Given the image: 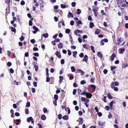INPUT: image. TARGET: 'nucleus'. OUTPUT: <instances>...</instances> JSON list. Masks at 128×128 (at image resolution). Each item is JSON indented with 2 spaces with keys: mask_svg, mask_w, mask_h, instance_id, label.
I'll return each mask as SVG.
<instances>
[{
  "mask_svg": "<svg viewBox=\"0 0 128 128\" xmlns=\"http://www.w3.org/2000/svg\"><path fill=\"white\" fill-rule=\"evenodd\" d=\"M55 55L59 58H60L61 56L60 52L58 51H56L55 53Z\"/></svg>",
  "mask_w": 128,
  "mask_h": 128,
  "instance_id": "obj_3",
  "label": "nucleus"
},
{
  "mask_svg": "<svg viewBox=\"0 0 128 128\" xmlns=\"http://www.w3.org/2000/svg\"><path fill=\"white\" fill-rule=\"evenodd\" d=\"M41 118L42 120H46V117L43 114Z\"/></svg>",
  "mask_w": 128,
  "mask_h": 128,
  "instance_id": "obj_18",
  "label": "nucleus"
},
{
  "mask_svg": "<svg viewBox=\"0 0 128 128\" xmlns=\"http://www.w3.org/2000/svg\"><path fill=\"white\" fill-rule=\"evenodd\" d=\"M30 106V102H27L26 103V106L29 107Z\"/></svg>",
  "mask_w": 128,
  "mask_h": 128,
  "instance_id": "obj_36",
  "label": "nucleus"
},
{
  "mask_svg": "<svg viewBox=\"0 0 128 128\" xmlns=\"http://www.w3.org/2000/svg\"><path fill=\"white\" fill-rule=\"evenodd\" d=\"M74 24V21L73 20H72L70 21V24L72 26H73Z\"/></svg>",
  "mask_w": 128,
  "mask_h": 128,
  "instance_id": "obj_47",
  "label": "nucleus"
},
{
  "mask_svg": "<svg viewBox=\"0 0 128 128\" xmlns=\"http://www.w3.org/2000/svg\"><path fill=\"white\" fill-rule=\"evenodd\" d=\"M114 83V82H112L110 86L111 88L113 89L115 86Z\"/></svg>",
  "mask_w": 128,
  "mask_h": 128,
  "instance_id": "obj_24",
  "label": "nucleus"
},
{
  "mask_svg": "<svg viewBox=\"0 0 128 128\" xmlns=\"http://www.w3.org/2000/svg\"><path fill=\"white\" fill-rule=\"evenodd\" d=\"M58 116V118L59 120H60L62 118V115L61 114H59Z\"/></svg>",
  "mask_w": 128,
  "mask_h": 128,
  "instance_id": "obj_38",
  "label": "nucleus"
},
{
  "mask_svg": "<svg viewBox=\"0 0 128 128\" xmlns=\"http://www.w3.org/2000/svg\"><path fill=\"white\" fill-rule=\"evenodd\" d=\"M107 97L108 98L110 99H112V97L111 96L110 93L108 94H107Z\"/></svg>",
  "mask_w": 128,
  "mask_h": 128,
  "instance_id": "obj_22",
  "label": "nucleus"
},
{
  "mask_svg": "<svg viewBox=\"0 0 128 128\" xmlns=\"http://www.w3.org/2000/svg\"><path fill=\"white\" fill-rule=\"evenodd\" d=\"M128 64L127 63H124L123 64L122 66V67L123 68H124L127 67L128 66Z\"/></svg>",
  "mask_w": 128,
  "mask_h": 128,
  "instance_id": "obj_30",
  "label": "nucleus"
},
{
  "mask_svg": "<svg viewBox=\"0 0 128 128\" xmlns=\"http://www.w3.org/2000/svg\"><path fill=\"white\" fill-rule=\"evenodd\" d=\"M11 30L12 32H16V29L15 28L13 27H11Z\"/></svg>",
  "mask_w": 128,
  "mask_h": 128,
  "instance_id": "obj_33",
  "label": "nucleus"
},
{
  "mask_svg": "<svg viewBox=\"0 0 128 128\" xmlns=\"http://www.w3.org/2000/svg\"><path fill=\"white\" fill-rule=\"evenodd\" d=\"M47 109L45 108H43V112H44V113H46L47 112Z\"/></svg>",
  "mask_w": 128,
  "mask_h": 128,
  "instance_id": "obj_49",
  "label": "nucleus"
},
{
  "mask_svg": "<svg viewBox=\"0 0 128 128\" xmlns=\"http://www.w3.org/2000/svg\"><path fill=\"white\" fill-rule=\"evenodd\" d=\"M24 38L22 36H21L20 38V40L21 41H23L24 39Z\"/></svg>",
  "mask_w": 128,
  "mask_h": 128,
  "instance_id": "obj_35",
  "label": "nucleus"
},
{
  "mask_svg": "<svg viewBox=\"0 0 128 128\" xmlns=\"http://www.w3.org/2000/svg\"><path fill=\"white\" fill-rule=\"evenodd\" d=\"M115 102L114 101L112 100V101L110 103V107H112L113 106V104Z\"/></svg>",
  "mask_w": 128,
  "mask_h": 128,
  "instance_id": "obj_29",
  "label": "nucleus"
},
{
  "mask_svg": "<svg viewBox=\"0 0 128 128\" xmlns=\"http://www.w3.org/2000/svg\"><path fill=\"white\" fill-rule=\"evenodd\" d=\"M86 88L83 91V92L82 93H81L80 94H79L80 95H85L86 96V95L87 94V93H88V92H86Z\"/></svg>",
  "mask_w": 128,
  "mask_h": 128,
  "instance_id": "obj_10",
  "label": "nucleus"
},
{
  "mask_svg": "<svg viewBox=\"0 0 128 128\" xmlns=\"http://www.w3.org/2000/svg\"><path fill=\"white\" fill-rule=\"evenodd\" d=\"M84 56V54L82 53H81L79 55V56L81 58H83Z\"/></svg>",
  "mask_w": 128,
  "mask_h": 128,
  "instance_id": "obj_48",
  "label": "nucleus"
},
{
  "mask_svg": "<svg viewBox=\"0 0 128 128\" xmlns=\"http://www.w3.org/2000/svg\"><path fill=\"white\" fill-rule=\"evenodd\" d=\"M10 73L12 74H13L14 72V70L12 68H10Z\"/></svg>",
  "mask_w": 128,
  "mask_h": 128,
  "instance_id": "obj_55",
  "label": "nucleus"
},
{
  "mask_svg": "<svg viewBox=\"0 0 128 128\" xmlns=\"http://www.w3.org/2000/svg\"><path fill=\"white\" fill-rule=\"evenodd\" d=\"M72 53L73 54V56L75 58H76V56L77 53V52L76 51L73 52H72Z\"/></svg>",
  "mask_w": 128,
  "mask_h": 128,
  "instance_id": "obj_25",
  "label": "nucleus"
},
{
  "mask_svg": "<svg viewBox=\"0 0 128 128\" xmlns=\"http://www.w3.org/2000/svg\"><path fill=\"white\" fill-rule=\"evenodd\" d=\"M33 84L35 87H36L37 86V82H34L33 83Z\"/></svg>",
  "mask_w": 128,
  "mask_h": 128,
  "instance_id": "obj_53",
  "label": "nucleus"
},
{
  "mask_svg": "<svg viewBox=\"0 0 128 128\" xmlns=\"http://www.w3.org/2000/svg\"><path fill=\"white\" fill-rule=\"evenodd\" d=\"M125 49L124 48H120L119 50V53L122 54L124 51Z\"/></svg>",
  "mask_w": 128,
  "mask_h": 128,
  "instance_id": "obj_12",
  "label": "nucleus"
},
{
  "mask_svg": "<svg viewBox=\"0 0 128 128\" xmlns=\"http://www.w3.org/2000/svg\"><path fill=\"white\" fill-rule=\"evenodd\" d=\"M104 42L102 40L100 41V45H102V46L104 44Z\"/></svg>",
  "mask_w": 128,
  "mask_h": 128,
  "instance_id": "obj_58",
  "label": "nucleus"
},
{
  "mask_svg": "<svg viewBox=\"0 0 128 128\" xmlns=\"http://www.w3.org/2000/svg\"><path fill=\"white\" fill-rule=\"evenodd\" d=\"M116 66H112L111 67V70H114L116 69Z\"/></svg>",
  "mask_w": 128,
  "mask_h": 128,
  "instance_id": "obj_52",
  "label": "nucleus"
},
{
  "mask_svg": "<svg viewBox=\"0 0 128 128\" xmlns=\"http://www.w3.org/2000/svg\"><path fill=\"white\" fill-rule=\"evenodd\" d=\"M94 26V24L93 22H90V27L91 28H93Z\"/></svg>",
  "mask_w": 128,
  "mask_h": 128,
  "instance_id": "obj_26",
  "label": "nucleus"
},
{
  "mask_svg": "<svg viewBox=\"0 0 128 128\" xmlns=\"http://www.w3.org/2000/svg\"><path fill=\"white\" fill-rule=\"evenodd\" d=\"M88 20H92V19L90 16H89L88 18Z\"/></svg>",
  "mask_w": 128,
  "mask_h": 128,
  "instance_id": "obj_64",
  "label": "nucleus"
},
{
  "mask_svg": "<svg viewBox=\"0 0 128 128\" xmlns=\"http://www.w3.org/2000/svg\"><path fill=\"white\" fill-rule=\"evenodd\" d=\"M62 118L63 119L65 120H68V116L66 115L63 116Z\"/></svg>",
  "mask_w": 128,
  "mask_h": 128,
  "instance_id": "obj_14",
  "label": "nucleus"
},
{
  "mask_svg": "<svg viewBox=\"0 0 128 128\" xmlns=\"http://www.w3.org/2000/svg\"><path fill=\"white\" fill-rule=\"evenodd\" d=\"M15 114V116H20V114L18 112H16Z\"/></svg>",
  "mask_w": 128,
  "mask_h": 128,
  "instance_id": "obj_63",
  "label": "nucleus"
},
{
  "mask_svg": "<svg viewBox=\"0 0 128 128\" xmlns=\"http://www.w3.org/2000/svg\"><path fill=\"white\" fill-rule=\"evenodd\" d=\"M76 90L75 89H74L73 92V94L74 95H75L76 94Z\"/></svg>",
  "mask_w": 128,
  "mask_h": 128,
  "instance_id": "obj_62",
  "label": "nucleus"
},
{
  "mask_svg": "<svg viewBox=\"0 0 128 128\" xmlns=\"http://www.w3.org/2000/svg\"><path fill=\"white\" fill-rule=\"evenodd\" d=\"M58 48H63V44L61 42L60 43L58 46Z\"/></svg>",
  "mask_w": 128,
  "mask_h": 128,
  "instance_id": "obj_20",
  "label": "nucleus"
},
{
  "mask_svg": "<svg viewBox=\"0 0 128 128\" xmlns=\"http://www.w3.org/2000/svg\"><path fill=\"white\" fill-rule=\"evenodd\" d=\"M29 25L30 26H31L32 25V22L31 20L29 21Z\"/></svg>",
  "mask_w": 128,
  "mask_h": 128,
  "instance_id": "obj_50",
  "label": "nucleus"
},
{
  "mask_svg": "<svg viewBox=\"0 0 128 128\" xmlns=\"http://www.w3.org/2000/svg\"><path fill=\"white\" fill-rule=\"evenodd\" d=\"M71 71L72 72H74L76 70L74 66H71Z\"/></svg>",
  "mask_w": 128,
  "mask_h": 128,
  "instance_id": "obj_27",
  "label": "nucleus"
},
{
  "mask_svg": "<svg viewBox=\"0 0 128 128\" xmlns=\"http://www.w3.org/2000/svg\"><path fill=\"white\" fill-rule=\"evenodd\" d=\"M21 72H22V75L21 76V78H22L24 76V72L22 70L21 71Z\"/></svg>",
  "mask_w": 128,
  "mask_h": 128,
  "instance_id": "obj_41",
  "label": "nucleus"
},
{
  "mask_svg": "<svg viewBox=\"0 0 128 128\" xmlns=\"http://www.w3.org/2000/svg\"><path fill=\"white\" fill-rule=\"evenodd\" d=\"M30 42L32 44H34L36 42V41L34 39H32L30 40Z\"/></svg>",
  "mask_w": 128,
  "mask_h": 128,
  "instance_id": "obj_46",
  "label": "nucleus"
},
{
  "mask_svg": "<svg viewBox=\"0 0 128 128\" xmlns=\"http://www.w3.org/2000/svg\"><path fill=\"white\" fill-rule=\"evenodd\" d=\"M58 96L57 94H55L54 96V98L55 100H57L58 98Z\"/></svg>",
  "mask_w": 128,
  "mask_h": 128,
  "instance_id": "obj_37",
  "label": "nucleus"
},
{
  "mask_svg": "<svg viewBox=\"0 0 128 128\" xmlns=\"http://www.w3.org/2000/svg\"><path fill=\"white\" fill-rule=\"evenodd\" d=\"M68 18H70V17H73V14L70 12H69L68 15Z\"/></svg>",
  "mask_w": 128,
  "mask_h": 128,
  "instance_id": "obj_11",
  "label": "nucleus"
},
{
  "mask_svg": "<svg viewBox=\"0 0 128 128\" xmlns=\"http://www.w3.org/2000/svg\"><path fill=\"white\" fill-rule=\"evenodd\" d=\"M61 64H63L64 63V59H62L60 61Z\"/></svg>",
  "mask_w": 128,
  "mask_h": 128,
  "instance_id": "obj_42",
  "label": "nucleus"
},
{
  "mask_svg": "<svg viewBox=\"0 0 128 128\" xmlns=\"http://www.w3.org/2000/svg\"><path fill=\"white\" fill-rule=\"evenodd\" d=\"M88 56L87 55H85L84 57V58L82 60L83 62H87L88 60Z\"/></svg>",
  "mask_w": 128,
  "mask_h": 128,
  "instance_id": "obj_6",
  "label": "nucleus"
},
{
  "mask_svg": "<svg viewBox=\"0 0 128 128\" xmlns=\"http://www.w3.org/2000/svg\"><path fill=\"white\" fill-rule=\"evenodd\" d=\"M108 72V70L106 69H104L103 70L104 73L105 74H106Z\"/></svg>",
  "mask_w": 128,
  "mask_h": 128,
  "instance_id": "obj_57",
  "label": "nucleus"
},
{
  "mask_svg": "<svg viewBox=\"0 0 128 128\" xmlns=\"http://www.w3.org/2000/svg\"><path fill=\"white\" fill-rule=\"evenodd\" d=\"M105 122H98V124L100 126H104Z\"/></svg>",
  "mask_w": 128,
  "mask_h": 128,
  "instance_id": "obj_34",
  "label": "nucleus"
},
{
  "mask_svg": "<svg viewBox=\"0 0 128 128\" xmlns=\"http://www.w3.org/2000/svg\"><path fill=\"white\" fill-rule=\"evenodd\" d=\"M82 30H77L75 31L74 33L75 34H76V35H77L78 34H77V33H82Z\"/></svg>",
  "mask_w": 128,
  "mask_h": 128,
  "instance_id": "obj_8",
  "label": "nucleus"
},
{
  "mask_svg": "<svg viewBox=\"0 0 128 128\" xmlns=\"http://www.w3.org/2000/svg\"><path fill=\"white\" fill-rule=\"evenodd\" d=\"M34 68H35V70L36 71H37L38 69V66L37 65H35V62H34Z\"/></svg>",
  "mask_w": 128,
  "mask_h": 128,
  "instance_id": "obj_13",
  "label": "nucleus"
},
{
  "mask_svg": "<svg viewBox=\"0 0 128 128\" xmlns=\"http://www.w3.org/2000/svg\"><path fill=\"white\" fill-rule=\"evenodd\" d=\"M92 94H91L90 93L88 92V93H87V94L86 95V96L87 98H92Z\"/></svg>",
  "mask_w": 128,
  "mask_h": 128,
  "instance_id": "obj_5",
  "label": "nucleus"
},
{
  "mask_svg": "<svg viewBox=\"0 0 128 128\" xmlns=\"http://www.w3.org/2000/svg\"><path fill=\"white\" fill-rule=\"evenodd\" d=\"M39 5H40V9L42 11H43V10L44 7V6L43 4H39Z\"/></svg>",
  "mask_w": 128,
  "mask_h": 128,
  "instance_id": "obj_17",
  "label": "nucleus"
},
{
  "mask_svg": "<svg viewBox=\"0 0 128 128\" xmlns=\"http://www.w3.org/2000/svg\"><path fill=\"white\" fill-rule=\"evenodd\" d=\"M93 11L94 12V14L95 16L96 17H97L98 14L97 10L96 9L94 8L93 9Z\"/></svg>",
  "mask_w": 128,
  "mask_h": 128,
  "instance_id": "obj_7",
  "label": "nucleus"
},
{
  "mask_svg": "<svg viewBox=\"0 0 128 128\" xmlns=\"http://www.w3.org/2000/svg\"><path fill=\"white\" fill-rule=\"evenodd\" d=\"M54 20L55 22H57L58 21V18L56 16H54Z\"/></svg>",
  "mask_w": 128,
  "mask_h": 128,
  "instance_id": "obj_61",
  "label": "nucleus"
},
{
  "mask_svg": "<svg viewBox=\"0 0 128 128\" xmlns=\"http://www.w3.org/2000/svg\"><path fill=\"white\" fill-rule=\"evenodd\" d=\"M76 4L75 2H72L71 3L72 6L73 7H74L75 6Z\"/></svg>",
  "mask_w": 128,
  "mask_h": 128,
  "instance_id": "obj_39",
  "label": "nucleus"
},
{
  "mask_svg": "<svg viewBox=\"0 0 128 128\" xmlns=\"http://www.w3.org/2000/svg\"><path fill=\"white\" fill-rule=\"evenodd\" d=\"M100 32V30L98 29H96L95 32V34H99Z\"/></svg>",
  "mask_w": 128,
  "mask_h": 128,
  "instance_id": "obj_21",
  "label": "nucleus"
},
{
  "mask_svg": "<svg viewBox=\"0 0 128 128\" xmlns=\"http://www.w3.org/2000/svg\"><path fill=\"white\" fill-rule=\"evenodd\" d=\"M67 51L68 52V55L69 56H70L72 54L71 51L69 50H68Z\"/></svg>",
  "mask_w": 128,
  "mask_h": 128,
  "instance_id": "obj_51",
  "label": "nucleus"
},
{
  "mask_svg": "<svg viewBox=\"0 0 128 128\" xmlns=\"http://www.w3.org/2000/svg\"><path fill=\"white\" fill-rule=\"evenodd\" d=\"M60 6L61 8H66V6L65 4H61Z\"/></svg>",
  "mask_w": 128,
  "mask_h": 128,
  "instance_id": "obj_32",
  "label": "nucleus"
},
{
  "mask_svg": "<svg viewBox=\"0 0 128 128\" xmlns=\"http://www.w3.org/2000/svg\"><path fill=\"white\" fill-rule=\"evenodd\" d=\"M70 30L68 29H66L65 32L66 34H69L70 32Z\"/></svg>",
  "mask_w": 128,
  "mask_h": 128,
  "instance_id": "obj_31",
  "label": "nucleus"
},
{
  "mask_svg": "<svg viewBox=\"0 0 128 128\" xmlns=\"http://www.w3.org/2000/svg\"><path fill=\"white\" fill-rule=\"evenodd\" d=\"M98 56L100 58H102V54L100 52H98L97 54Z\"/></svg>",
  "mask_w": 128,
  "mask_h": 128,
  "instance_id": "obj_16",
  "label": "nucleus"
},
{
  "mask_svg": "<svg viewBox=\"0 0 128 128\" xmlns=\"http://www.w3.org/2000/svg\"><path fill=\"white\" fill-rule=\"evenodd\" d=\"M33 28L34 30H33L32 32L33 34H36L39 30L35 26H33Z\"/></svg>",
  "mask_w": 128,
  "mask_h": 128,
  "instance_id": "obj_2",
  "label": "nucleus"
},
{
  "mask_svg": "<svg viewBox=\"0 0 128 128\" xmlns=\"http://www.w3.org/2000/svg\"><path fill=\"white\" fill-rule=\"evenodd\" d=\"M125 0H118V4L119 7H127L126 4Z\"/></svg>",
  "mask_w": 128,
  "mask_h": 128,
  "instance_id": "obj_1",
  "label": "nucleus"
},
{
  "mask_svg": "<svg viewBox=\"0 0 128 128\" xmlns=\"http://www.w3.org/2000/svg\"><path fill=\"white\" fill-rule=\"evenodd\" d=\"M7 64L8 66L10 67L12 65V63L10 62H8L7 63Z\"/></svg>",
  "mask_w": 128,
  "mask_h": 128,
  "instance_id": "obj_44",
  "label": "nucleus"
},
{
  "mask_svg": "<svg viewBox=\"0 0 128 128\" xmlns=\"http://www.w3.org/2000/svg\"><path fill=\"white\" fill-rule=\"evenodd\" d=\"M86 81L84 80H82L80 82V84H81L83 85L86 84Z\"/></svg>",
  "mask_w": 128,
  "mask_h": 128,
  "instance_id": "obj_45",
  "label": "nucleus"
},
{
  "mask_svg": "<svg viewBox=\"0 0 128 128\" xmlns=\"http://www.w3.org/2000/svg\"><path fill=\"white\" fill-rule=\"evenodd\" d=\"M86 99V98H85L82 97L81 98V100L83 102H85Z\"/></svg>",
  "mask_w": 128,
  "mask_h": 128,
  "instance_id": "obj_40",
  "label": "nucleus"
},
{
  "mask_svg": "<svg viewBox=\"0 0 128 128\" xmlns=\"http://www.w3.org/2000/svg\"><path fill=\"white\" fill-rule=\"evenodd\" d=\"M116 56V55L114 53H113L112 54L110 58L112 61L114 60V58Z\"/></svg>",
  "mask_w": 128,
  "mask_h": 128,
  "instance_id": "obj_9",
  "label": "nucleus"
},
{
  "mask_svg": "<svg viewBox=\"0 0 128 128\" xmlns=\"http://www.w3.org/2000/svg\"><path fill=\"white\" fill-rule=\"evenodd\" d=\"M77 26H78L79 24H82V22L81 20H78L76 22Z\"/></svg>",
  "mask_w": 128,
  "mask_h": 128,
  "instance_id": "obj_23",
  "label": "nucleus"
},
{
  "mask_svg": "<svg viewBox=\"0 0 128 128\" xmlns=\"http://www.w3.org/2000/svg\"><path fill=\"white\" fill-rule=\"evenodd\" d=\"M90 86L94 90H95L96 88V86L92 84L90 85Z\"/></svg>",
  "mask_w": 128,
  "mask_h": 128,
  "instance_id": "obj_43",
  "label": "nucleus"
},
{
  "mask_svg": "<svg viewBox=\"0 0 128 128\" xmlns=\"http://www.w3.org/2000/svg\"><path fill=\"white\" fill-rule=\"evenodd\" d=\"M25 113L26 114H28V109L27 108L25 110Z\"/></svg>",
  "mask_w": 128,
  "mask_h": 128,
  "instance_id": "obj_56",
  "label": "nucleus"
},
{
  "mask_svg": "<svg viewBox=\"0 0 128 128\" xmlns=\"http://www.w3.org/2000/svg\"><path fill=\"white\" fill-rule=\"evenodd\" d=\"M42 36L45 38H46L48 37V33H46L43 34L42 35Z\"/></svg>",
  "mask_w": 128,
  "mask_h": 128,
  "instance_id": "obj_19",
  "label": "nucleus"
},
{
  "mask_svg": "<svg viewBox=\"0 0 128 128\" xmlns=\"http://www.w3.org/2000/svg\"><path fill=\"white\" fill-rule=\"evenodd\" d=\"M123 41V39L122 38H118V42L117 44L119 45L120 43L122 42Z\"/></svg>",
  "mask_w": 128,
  "mask_h": 128,
  "instance_id": "obj_4",
  "label": "nucleus"
},
{
  "mask_svg": "<svg viewBox=\"0 0 128 128\" xmlns=\"http://www.w3.org/2000/svg\"><path fill=\"white\" fill-rule=\"evenodd\" d=\"M32 120L33 118L32 117H30L27 118V121L28 122H29Z\"/></svg>",
  "mask_w": 128,
  "mask_h": 128,
  "instance_id": "obj_15",
  "label": "nucleus"
},
{
  "mask_svg": "<svg viewBox=\"0 0 128 128\" xmlns=\"http://www.w3.org/2000/svg\"><path fill=\"white\" fill-rule=\"evenodd\" d=\"M77 14H80L81 12V10L79 9H78L77 10Z\"/></svg>",
  "mask_w": 128,
  "mask_h": 128,
  "instance_id": "obj_28",
  "label": "nucleus"
},
{
  "mask_svg": "<svg viewBox=\"0 0 128 128\" xmlns=\"http://www.w3.org/2000/svg\"><path fill=\"white\" fill-rule=\"evenodd\" d=\"M50 80V78L48 77H47L46 78V81L48 82H49Z\"/></svg>",
  "mask_w": 128,
  "mask_h": 128,
  "instance_id": "obj_60",
  "label": "nucleus"
},
{
  "mask_svg": "<svg viewBox=\"0 0 128 128\" xmlns=\"http://www.w3.org/2000/svg\"><path fill=\"white\" fill-rule=\"evenodd\" d=\"M59 78L60 80V82H61L63 79V77L62 76H60L59 77Z\"/></svg>",
  "mask_w": 128,
  "mask_h": 128,
  "instance_id": "obj_59",
  "label": "nucleus"
},
{
  "mask_svg": "<svg viewBox=\"0 0 128 128\" xmlns=\"http://www.w3.org/2000/svg\"><path fill=\"white\" fill-rule=\"evenodd\" d=\"M25 2L23 0L22 1L20 2V4L22 6H23L25 4Z\"/></svg>",
  "mask_w": 128,
  "mask_h": 128,
  "instance_id": "obj_54",
  "label": "nucleus"
}]
</instances>
